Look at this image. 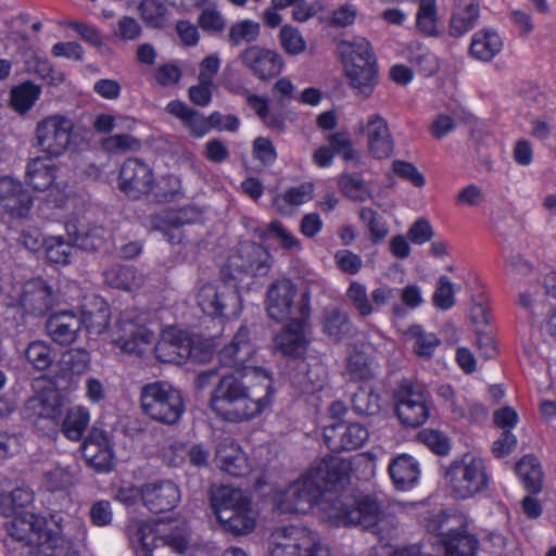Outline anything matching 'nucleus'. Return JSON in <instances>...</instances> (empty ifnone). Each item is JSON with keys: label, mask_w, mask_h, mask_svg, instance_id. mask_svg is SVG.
Here are the masks:
<instances>
[{"label": "nucleus", "mask_w": 556, "mask_h": 556, "mask_svg": "<svg viewBox=\"0 0 556 556\" xmlns=\"http://www.w3.org/2000/svg\"><path fill=\"white\" fill-rule=\"evenodd\" d=\"M105 282L112 288L131 290L136 286L137 269L134 266L115 264L105 269Z\"/></svg>", "instance_id": "obj_56"}, {"label": "nucleus", "mask_w": 556, "mask_h": 556, "mask_svg": "<svg viewBox=\"0 0 556 556\" xmlns=\"http://www.w3.org/2000/svg\"><path fill=\"white\" fill-rule=\"evenodd\" d=\"M437 0H420L416 13V29L425 37H439Z\"/></svg>", "instance_id": "obj_49"}, {"label": "nucleus", "mask_w": 556, "mask_h": 556, "mask_svg": "<svg viewBox=\"0 0 556 556\" xmlns=\"http://www.w3.org/2000/svg\"><path fill=\"white\" fill-rule=\"evenodd\" d=\"M407 334L414 339L413 352L419 358L430 359L441 344V340L435 333L425 331L420 325L410 326Z\"/></svg>", "instance_id": "obj_50"}, {"label": "nucleus", "mask_w": 556, "mask_h": 556, "mask_svg": "<svg viewBox=\"0 0 556 556\" xmlns=\"http://www.w3.org/2000/svg\"><path fill=\"white\" fill-rule=\"evenodd\" d=\"M197 304L212 318H238L243 308L237 285H230L227 280L220 285H202L197 293Z\"/></svg>", "instance_id": "obj_8"}, {"label": "nucleus", "mask_w": 556, "mask_h": 556, "mask_svg": "<svg viewBox=\"0 0 556 556\" xmlns=\"http://www.w3.org/2000/svg\"><path fill=\"white\" fill-rule=\"evenodd\" d=\"M254 353L245 324L217 353L219 364L233 369L219 377L208 401L211 410L225 421L252 420L273 405L275 390L271 375L264 368L247 365Z\"/></svg>", "instance_id": "obj_1"}, {"label": "nucleus", "mask_w": 556, "mask_h": 556, "mask_svg": "<svg viewBox=\"0 0 556 556\" xmlns=\"http://www.w3.org/2000/svg\"><path fill=\"white\" fill-rule=\"evenodd\" d=\"M165 110L170 115L179 118L194 138H202L211 130L208 116L204 117L180 100L169 101Z\"/></svg>", "instance_id": "obj_34"}, {"label": "nucleus", "mask_w": 556, "mask_h": 556, "mask_svg": "<svg viewBox=\"0 0 556 556\" xmlns=\"http://www.w3.org/2000/svg\"><path fill=\"white\" fill-rule=\"evenodd\" d=\"M216 519L226 533L235 536L249 534L256 526L251 505L237 510L224 509Z\"/></svg>", "instance_id": "obj_37"}, {"label": "nucleus", "mask_w": 556, "mask_h": 556, "mask_svg": "<svg viewBox=\"0 0 556 556\" xmlns=\"http://www.w3.org/2000/svg\"><path fill=\"white\" fill-rule=\"evenodd\" d=\"M199 212L192 206L168 210L154 218V227L163 232L170 244H179L184 239V227L193 224Z\"/></svg>", "instance_id": "obj_25"}, {"label": "nucleus", "mask_w": 556, "mask_h": 556, "mask_svg": "<svg viewBox=\"0 0 556 556\" xmlns=\"http://www.w3.org/2000/svg\"><path fill=\"white\" fill-rule=\"evenodd\" d=\"M260 36L258 23L251 20H243L233 23L229 27L228 42L231 47H238L243 41L253 42Z\"/></svg>", "instance_id": "obj_62"}, {"label": "nucleus", "mask_w": 556, "mask_h": 556, "mask_svg": "<svg viewBox=\"0 0 556 556\" xmlns=\"http://www.w3.org/2000/svg\"><path fill=\"white\" fill-rule=\"evenodd\" d=\"M262 249L255 244L241 245L236 254L229 256L227 265L220 273L225 277L227 268H233L238 275L257 276L268 270V265L261 261Z\"/></svg>", "instance_id": "obj_31"}, {"label": "nucleus", "mask_w": 556, "mask_h": 556, "mask_svg": "<svg viewBox=\"0 0 556 556\" xmlns=\"http://www.w3.org/2000/svg\"><path fill=\"white\" fill-rule=\"evenodd\" d=\"M7 522L9 535L26 545L37 546L46 556H63L71 544V538L65 534L64 518L61 513L45 516L24 511L12 515Z\"/></svg>", "instance_id": "obj_2"}, {"label": "nucleus", "mask_w": 556, "mask_h": 556, "mask_svg": "<svg viewBox=\"0 0 556 556\" xmlns=\"http://www.w3.org/2000/svg\"><path fill=\"white\" fill-rule=\"evenodd\" d=\"M25 358L35 370L43 371L52 365L54 353L49 344L33 341L25 350Z\"/></svg>", "instance_id": "obj_57"}, {"label": "nucleus", "mask_w": 556, "mask_h": 556, "mask_svg": "<svg viewBox=\"0 0 556 556\" xmlns=\"http://www.w3.org/2000/svg\"><path fill=\"white\" fill-rule=\"evenodd\" d=\"M384 501L376 493L336 494L321 503V519L330 527L374 530L384 517Z\"/></svg>", "instance_id": "obj_3"}, {"label": "nucleus", "mask_w": 556, "mask_h": 556, "mask_svg": "<svg viewBox=\"0 0 556 556\" xmlns=\"http://www.w3.org/2000/svg\"><path fill=\"white\" fill-rule=\"evenodd\" d=\"M79 319H81V327H85L90 338L99 337L109 329L111 320L110 305L103 298L97 296L93 300L92 308L87 305L83 306Z\"/></svg>", "instance_id": "obj_33"}, {"label": "nucleus", "mask_w": 556, "mask_h": 556, "mask_svg": "<svg viewBox=\"0 0 556 556\" xmlns=\"http://www.w3.org/2000/svg\"><path fill=\"white\" fill-rule=\"evenodd\" d=\"M154 333L144 324L130 317L128 313L121 315L116 324L114 342L128 354L141 355L144 346L151 344Z\"/></svg>", "instance_id": "obj_18"}, {"label": "nucleus", "mask_w": 556, "mask_h": 556, "mask_svg": "<svg viewBox=\"0 0 556 556\" xmlns=\"http://www.w3.org/2000/svg\"><path fill=\"white\" fill-rule=\"evenodd\" d=\"M140 405L150 419L168 426L177 424L186 408L181 391L163 380L149 382L141 388Z\"/></svg>", "instance_id": "obj_5"}, {"label": "nucleus", "mask_w": 556, "mask_h": 556, "mask_svg": "<svg viewBox=\"0 0 556 556\" xmlns=\"http://www.w3.org/2000/svg\"><path fill=\"white\" fill-rule=\"evenodd\" d=\"M299 317L290 318L278 332L274 342L285 356L304 359L309 345L305 328L311 316V300L308 293H303L298 305Z\"/></svg>", "instance_id": "obj_9"}, {"label": "nucleus", "mask_w": 556, "mask_h": 556, "mask_svg": "<svg viewBox=\"0 0 556 556\" xmlns=\"http://www.w3.org/2000/svg\"><path fill=\"white\" fill-rule=\"evenodd\" d=\"M358 217L368 231L372 244H380L389 235V226L384 217L372 207L363 206Z\"/></svg>", "instance_id": "obj_51"}, {"label": "nucleus", "mask_w": 556, "mask_h": 556, "mask_svg": "<svg viewBox=\"0 0 556 556\" xmlns=\"http://www.w3.org/2000/svg\"><path fill=\"white\" fill-rule=\"evenodd\" d=\"M352 409L359 416H376L383 406L380 390L369 383L361 384L352 396Z\"/></svg>", "instance_id": "obj_40"}, {"label": "nucleus", "mask_w": 556, "mask_h": 556, "mask_svg": "<svg viewBox=\"0 0 556 556\" xmlns=\"http://www.w3.org/2000/svg\"><path fill=\"white\" fill-rule=\"evenodd\" d=\"M394 486L400 491L413 489L419 479L418 462L410 455L401 454L392 459L388 467Z\"/></svg>", "instance_id": "obj_32"}, {"label": "nucleus", "mask_w": 556, "mask_h": 556, "mask_svg": "<svg viewBox=\"0 0 556 556\" xmlns=\"http://www.w3.org/2000/svg\"><path fill=\"white\" fill-rule=\"evenodd\" d=\"M90 422L89 409L85 406H73L67 409L60 425L63 435L71 441H80Z\"/></svg>", "instance_id": "obj_43"}, {"label": "nucleus", "mask_w": 556, "mask_h": 556, "mask_svg": "<svg viewBox=\"0 0 556 556\" xmlns=\"http://www.w3.org/2000/svg\"><path fill=\"white\" fill-rule=\"evenodd\" d=\"M338 189L353 202H365L372 197L369 184L362 173H342L338 176Z\"/></svg>", "instance_id": "obj_44"}, {"label": "nucleus", "mask_w": 556, "mask_h": 556, "mask_svg": "<svg viewBox=\"0 0 556 556\" xmlns=\"http://www.w3.org/2000/svg\"><path fill=\"white\" fill-rule=\"evenodd\" d=\"M0 202L12 218H25L33 205L34 199L24 189L21 180L11 176H0Z\"/></svg>", "instance_id": "obj_24"}, {"label": "nucleus", "mask_w": 556, "mask_h": 556, "mask_svg": "<svg viewBox=\"0 0 556 556\" xmlns=\"http://www.w3.org/2000/svg\"><path fill=\"white\" fill-rule=\"evenodd\" d=\"M155 352L162 363H206L213 356V345L208 340H194L186 332L178 331L170 340L159 342Z\"/></svg>", "instance_id": "obj_12"}, {"label": "nucleus", "mask_w": 556, "mask_h": 556, "mask_svg": "<svg viewBox=\"0 0 556 556\" xmlns=\"http://www.w3.org/2000/svg\"><path fill=\"white\" fill-rule=\"evenodd\" d=\"M346 298L362 317L372 314L374 307L367 294V288L359 281H352L346 289Z\"/></svg>", "instance_id": "obj_63"}, {"label": "nucleus", "mask_w": 556, "mask_h": 556, "mask_svg": "<svg viewBox=\"0 0 556 556\" xmlns=\"http://www.w3.org/2000/svg\"><path fill=\"white\" fill-rule=\"evenodd\" d=\"M141 497L144 506L153 514L174 509L180 502V490L172 481H157L142 488Z\"/></svg>", "instance_id": "obj_27"}, {"label": "nucleus", "mask_w": 556, "mask_h": 556, "mask_svg": "<svg viewBox=\"0 0 556 556\" xmlns=\"http://www.w3.org/2000/svg\"><path fill=\"white\" fill-rule=\"evenodd\" d=\"M278 38L281 48L289 55H299L306 50V41L298 27L289 24L282 25Z\"/></svg>", "instance_id": "obj_61"}, {"label": "nucleus", "mask_w": 556, "mask_h": 556, "mask_svg": "<svg viewBox=\"0 0 556 556\" xmlns=\"http://www.w3.org/2000/svg\"><path fill=\"white\" fill-rule=\"evenodd\" d=\"M42 244L49 263L55 265L71 263L74 247L65 241L62 236L43 238Z\"/></svg>", "instance_id": "obj_55"}, {"label": "nucleus", "mask_w": 556, "mask_h": 556, "mask_svg": "<svg viewBox=\"0 0 556 556\" xmlns=\"http://www.w3.org/2000/svg\"><path fill=\"white\" fill-rule=\"evenodd\" d=\"M334 495H325L321 486L307 471L275 495V507L281 514H306L316 505L321 509V503L334 498Z\"/></svg>", "instance_id": "obj_7"}, {"label": "nucleus", "mask_w": 556, "mask_h": 556, "mask_svg": "<svg viewBox=\"0 0 556 556\" xmlns=\"http://www.w3.org/2000/svg\"><path fill=\"white\" fill-rule=\"evenodd\" d=\"M417 438L437 455H446L451 450L448 438L440 430L426 428L418 432Z\"/></svg>", "instance_id": "obj_64"}, {"label": "nucleus", "mask_w": 556, "mask_h": 556, "mask_svg": "<svg viewBox=\"0 0 556 556\" xmlns=\"http://www.w3.org/2000/svg\"><path fill=\"white\" fill-rule=\"evenodd\" d=\"M442 514L435 515L426 522L431 534V544L443 552V556H476L479 548L478 538L468 531L466 523L458 528L442 532Z\"/></svg>", "instance_id": "obj_10"}, {"label": "nucleus", "mask_w": 556, "mask_h": 556, "mask_svg": "<svg viewBox=\"0 0 556 556\" xmlns=\"http://www.w3.org/2000/svg\"><path fill=\"white\" fill-rule=\"evenodd\" d=\"M368 438V429L359 422H338L324 432L327 447L334 453L361 448Z\"/></svg>", "instance_id": "obj_19"}, {"label": "nucleus", "mask_w": 556, "mask_h": 556, "mask_svg": "<svg viewBox=\"0 0 556 556\" xmlns=\"http://www.w3.org/2000/svg\"><path fill=\"white\" fill-rule=\"evenodd\" d=\"M480 18V0H455L448 21V35L462 38L472 30Z\"/></svg>", "instance_id": "obj_30"}, {"label": "nucleus", "mask_w": 556, "mask_h": 556, "mask_svg": "<svg viewBox=\"0 0 556 556\" xmlns=\"http://www.w3.org/2000/svg\"><path fill=\"white\" fill-rule=\"evenodd\" d=\"M150 195L156 203H170L184 197L181 180L173 174H166L155 179Z\"/></svg>", "instance_id": "obj_47"}, {"label": "nucleus", "mask_w": 556, "mask_h": 556, "mask_svg": "<svg viewBox=\"0 0 556 556\" xmlns=\"http://www.w3.org/2000/svg\"><path fill=\"white\" fill-rule=\"evenodd\" d=\"M328 146L334 155H339L344 162L359 161V153L354 148L351 136L348 131H336L326 138Z\"/></svg>", "instance_id": "obj_58"}, {"label": "nucleus", "mask_w": 556, "mask_h": 556, "mask_svg": "<svg viewBox=\"0 0 556 556\" xmlns=\"http://www.w3.org/2000/svg\"><path fill=\"white\" fill-rule=\"evenodd\" d=\"M81 329V319L73 311H60L51 314L46 323L50 338L60 345L72 344Z\"/></svg>", "instance_id": "obj_29"}, {"label": "nucleus", "mask_w": 556, "mask_h": 556, "mask_svg": "<svg viewBox=\"0 0 556 556\" xmlns=\"http://www.w3.org/2000/svg\"><path fill=\"white\" fill-rule=\"evenodd\" d=\"M350 464L342 458L329 456L323 458L316 466L308 470L311 477L318 482L325 495L337 484H340L350 478Z\"/></svg>", "instance_id": "obj_28"}, {"label": "nucleus", "mask_w": 556, "mask_h": 556, "mask_svg": "<svg viewBox=\"0 0 556 556\" xmlns=\"http://www.w3.org/2000/svg\"><path fill=\"white\" fill-rule=\"evenodd\" d=\"M53 303L52 288L41 278L26 281L18 298L24 313L34 316L46 315Z\"/></svg>", "instance_id": "obj_26"}, {"label": "nucleus", "mask_w": 556, "mask_h": 556, "mask_svg": "<svg viewBox=\"0 0 556 556\" xmlns=\"http://www.w3.org/2000/svg\"><path fill=\"white\" fill-rule=\"evenodd\" d=\"M102 149L110 154L138 152L141 150V140L129 134H116L101 140Z\"/></svg>", "instance_id": "obj_60"}, {"label": "nucleus", "mask_w": 556, "mask_h": 556, "mask_svg": "<svg viewBox=\"0 0 556 556\" xmlns=\"http://www.w3.org/2000/svg\"><path fill=\"white\" fill-rule=\"evenodd\" d=\"M315 185L311 181L287 188L283 193L276 197L274 203L279 211L285 206H300L309 202L314 197Z\"/></svg>", "instance_id": "obj_52"}, {"label": "nucleus", "mask_w": 556, "mask_h": 556, "mask_svg": "<svg viewBox=\"0 0 556 556\" xmlns=\"http://www.w3.org/2000/svg\"><path fill=\"white\" fill-rule=\"evenodd\" d=\"M296 294V286L288 278L271 282L265 300L268 317L275 321L288 319Z\"/></svg>", "instance_id": "obj_23"}, {"label": "nucleus", "mask_w": 556, "mask_h": 556, "mask_svg": "<svg viewBox=\"0 0 556 556\" xmlns=\"http://www.w3.org/2000/svg\"><path fill=\"white\" fill-rule=\"evenodd\" d=\"M63 408L64 396L56 390L47 389L26 401L24 415L37 427L41 421L58 427L63 416Z\"/></svg>", "instance_id": "obj_16"}, {"label": "nucleus", "mask_w": 556, "mask_h": 556, "mask_svg": "<svg viewBox=\"0 0 556 556\" xmlns=\"http://www.w3.org/2000/svg\"><path fill=\"white\" fill-rule=\"evenodd\" d=\"M395 414L405 427L417 428L427 422L431 410V396L422 384L403 379L393 392Z\"/></svg>", "instance_id": "obj_6"}, {"label": "nucleus", "mask_w": 556, "mask_h": 556, "mask_svg": "<svg viewBox=\"0 0 556 556\" xmlns=\"http://www.w3.org/2000/svg\"><path fill=\"white\" fill-rule=\"evenodd\" d=\"M59 168L49 157H35L26 166L25 181L36 191H47L56 178Z\"/></svg>", "instance_id": "obj_35"}, {"label": "nucleus", "mask_w": 556, "mask_h": 556, "mask_svg": "<svg viewBox=\"0 0 556 556\" xmlns=\"http://www.w3.org/2000/svg\"><path fill=\"white\" fill-rule=\"evenodd\" d=\"M362 132L367 138L370 155L377 160L388 159L394 151V141L387 119L379 113L368 116Z\"/></svg>", "instance_id": "obj_21"}, {"label": "nucleus", "mask_w": 556, "mask_h": 556, "mask_svg": "<svg viewBox=\"0 0 556 556\" xmlns=\"http://www.w3.org/2000/svg\"><path fill=\"white\" fill-rule=\"evenodd\" d=\"M138 11L148 28L163 29L169 22L168 5L162 0H141Z\"/></svg>", "instance_id": "obj_46"}, {"label": "nucleus", "mask_w": 556, "mask_h": 556, "mask_svg": "<svg viewBox=\"0 0 556 556\" xmlns=\"http://www.w3.org/2000/svg\"><path fill=\"white\" fill-rule=\"evenodd\" d=\"M446 477L454 496L467 500L488 488L489 478L484 462L480 457H470L469 462H453L447 468Z\"/></svg>", "instance_id": "obj_13"}, {"label": "nucleus", "mask_w": 556, "mask_h": 556, "mask_svg": "<svg viewBox=\"0 0 556 556\" xmlns=\"http://www.w3.org/2000/svg\"><path fill=\"white\" fill-rule=\"evenodd\" d=\"M345 369L350 380L353 382H362L364 384L375 378L371 357L358 350L349 354Z\"/></svg>", "instance_id": "obj_48"}, {"label": "nucleus", "mask_w": 556, "mask_h": 556, "mask_svg": "<svg viewBox=\"0 0 556 556\" xmlns=\"http://www.w3.org/2000/svg\"><path fill=\"white\" fill-rule=\"evenodd\" d=\"M502 37L491 28L476 31L469 46L470 55L482 62H491L503 50Z\"/></svg>", "instance_id": "obj_36"}, {"label": "nucleus", "mask_w": 556, "mask_h": 556, "mask_svg": "<svg viewBox=\"0 0 556 556\" xmlns=\"http://www.w3.org/2000/svg\"><path fill=\"white\" fill-rule=\"evenodd\" d=\"M308 544V529L296 526L276 528L269 536V556H301Z\"/></svg>", "instance_id": "obj_20"}, {"label": "nucleus", "mask_w": 556, "mask_h": 556, "mask_svg": "<svg viewBox=\"0 0 556 556\" xmlns=\"http://www.w3.org/2000/svg\"><path fill=\"white\" fill-rule=\"evenodd\" d=\"M154 172L139 157L126 159L118 172L117 187L131 200L150 197Z\"/></svg>", "instance_id": "obj_14"}, {"label": "nucleus", "mask_w": 556, "mask_h": 556, "mask_svg": "<svg viewBox=\"0 0 556 556\" xmlns=\"http://www.w3.org/2000/svg\"><path fill=\"white\" fill-rule=\"evenodd\" d=\"M216 458L220 469L232 477H243L251 470L249 458L238 443L220 445Z\"/></svg>", "instance_id": "obj_38"}, {"label": "nucleus", "mask_w": 556, "mask_h": 556, "mask_svg": "<svg viewBox=\"0 0 556 556\" xmlns=\"http://www.w3.org/2000/svg\"><path fill=\"white\" fill-rule=\"evenodd\" d=\"M405 53L407 61L424 77L433 76L440 68L439 58L420 41L409 42Z\"/></svg>", "instance_id": "obj_41"}, {"label": "nucleus", "mask_w": 556, "mask_h": 556, "mask_svg": "<svg viewBox=\"0 0 556 556\" xmlns=\"http://www.w3.org/2000/svg\"><path fill=\"white\" fill-rule=\"evenodd\" d=\"M321 333L333 344L353 339L357 332L349 313L339 306H327L319 317Z\"/></svg>", "instance_id": "obj_22"}, {"label": "nucleus", "mask_w": 556, "mask_h": 556, "mask_svg": "<svg viewBox=\"0 0 556 556\" xmlns=\"http://www.w3.org/2000/svg\"><path fill=\"white\" fill-rule=\"evenodd\" d=\"M66 232L73 238L75 245L86 251H97L103 244L104 228L98 225H84L79 220L65 224Z\"/></svg>", "instance_id": "obj_39"}, {"label": "nucleus", "mask_w": 556, "mask_h": 556, "mask_svg": "<svg viewBox=\"0 0 556 556\" xmlns=\"http://www.w3.org/2000/svg\"><path fill=\"white\" fill-rule=\"evenodd\" d=\"M249 505H251V500L238 489L223 488L212 497V508L216 518H218V513L224 509L237 510Z\"/></svg>", "instance_id": "obj_53"}, {"label": "nucleus", "mask_w": 556, "mask_h": 556, "mask_svg": "<svg viewBox=\"0 0 556 556\" xmlns=\"http://www.w3.org/2000/svg\"><path fill=\"white\" fill-rule=\"evenodd\" d=\"M80 450L86 464L97 472H109L113 468V444L104 429L93 425L85 437Z\"/></svg>", "instance_id": "obj_17"}, {"label": "nucleus", "mask_w": 556, "mask_h": 556, "mask_svg": "<svg viewBox=\"0 0 556 556\" xmlns=\"http://www.w3.org/2000/svg\"><path fill=\"white\" fill-rule=\"evenodd\" d=\"M337 51L351 87L363 94H371L378 83L379 70L370 41L364 37L341 40Z\"/></svg>", "instance_id": "obj_4"}, {"label": "nucleus", "mask_w": 556, "mask_h": 556, "mask_svg": "<svg viewBox=\"0 0 556 556\" xmlns=\"http://www.w3.org/2000/svg\"><path fill=\"white\" fill-rule=\"evenodd\" d=\"M239 60L256 79L263 83L277 78L286 65L278 51L258 45H252L242 50Z\"/></svg>", "instance_id": "obj_15"}, {"label": "nucleus", "mask_w": 556, "mask_h": 556, "mask_svg": "<svg viewBox=\"0 0 556 556\" xmlns=\"http://www.w3.org/2000/svg\"><path fill=\"white\" fill-rule=\"evenodd\" d=\"M41 94V87L31 80H26L12 87L10 91V105L20 113H27L37 102Z\"/></svg>", "instance_id": "obj_45"}, {"label": "nucleus", "mask_w": 556, "mask_h": 556, "mask_svg": "<svg viewBox=\"0 0 556 556\" xmlns=\"http://www.w3.org/2000/svg\"><path fill=\"white\" fill-rule=\"evenodd\" d=\"M457 287L450 277L442 275L438 278L432 294V304L440 311H450L456 304Z\"/></svg>", "instance_id": "obj_59"}, {"label": "nucleus", "mask_w": 556, "mask_h": 556, "mask_svg": "<svg viewBox=\"0 0 556 556\" xmlns=\"http://www.w3.org/2000/svg\"><path fill=\"white\" fill-rule=\"evenodd\" d=\"M35 136L37 146L47 157L63 155L74 136V122L62 114H51L36 125Z\"/></svg>", "instance_id": "obj_11"}, {"label": "nucleus", "mask_w": 556, "mask_h": 556, "mask_svg": "<svg viewBox=\"0 0 556 556\" xmlns=\"http://www.w3.org/2000/svg\"><path fill=\"white\" fill-rule=\"evenodd\" d=\"M34 501V492L28 486H16L9 494L0 495V513L4 516L20 514L18 509Z\"/></svg>", "instance_id": "obj_54"}, {"label": "nucleus", "mask_w": 556, "mask_h": 556, "mask_svg": "<svg viewBox=\"0 0 556 556\" xmlns=\"http://www.w3.org/2000/svg\"><path fill=\"white\" fill-rule=\"evenodd\" d=\"M515 471L523 489L532 495L541 493L543 488V470L539 459L533 455H525L515 466Z\"/></svg>", "instance_id": "obj_42"}]
</instances>
